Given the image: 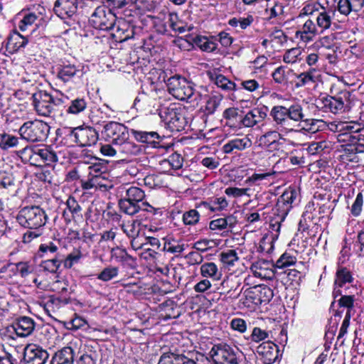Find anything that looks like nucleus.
<instances>
[{
    "instance_id": "1",
    "label": "nucleus",
    "mask_w": 364,
    "mask_h": 364,
    "mask_svg": "<svg viewBox=\"0 0 364 364\" xmlns=\"http://www.w3.org/2000/svg\"><path fill=\"white\" fill-rule=\"evenodd\" d=\"M270 116L276 124L288 130H292L291 127L293 122H303L309 127V130L315 132L319 128L316 124L323 122L322 120L306 118L303 107L299 104L291 105L289 107L282 105L274 106L270 111Z\"/></svg>"
},
{
    "instance_id": "2",
    "label": "nucleus",
    "mask_w": 364,
    "mask_h": 364,
    "mask_svg": "<svg viewBox=\"0 0 364 364\" xmlns=\"http://www.w3.org/2000/svg\"><path fill=\"white\" fill-rule=\"evenodd\" d=\"M16 220L25 228L42 230L47 223L48 215L39 205L26 206L18 211Z\"/></svg>"
},
{
    "instance_id": "3",
    "label": "nucleus",
    "mask_w": 364,
    "mask_h": 364,
    "mask_svg": "<svg viewBox=\"0 0 364 364\" xmlns=\"http://www.w3.org/2000/svg\"><path fill=\"white\" fill-rule=\"evenodd\" d=\"M351 94L347 90L338 92L336 96H326L316 101V107L324 112L336 114L349 110Z\"/></svg>"
},
{
    "instance_id": "4",
    "label": "nucleus",
    "mask_w": 364,
    "mask_h": 364,
    "mask_svg": "<svg viewBox=\"0 0 364 364\" xmlns=\"http://www.w3.org/2000/svg\"><path fill=\"white\" fill-rule=\"evenodd\" d=\"M50 126L41 120L26 122L19 129L22 139L28 141H44L48 136Z\"/></svg>"
},
{
    "instance_id": "5",
    "label": "nucleus",
    "mask_w": 364,
    "mask_h": 364,
    "mask_svg": "<svg viewBox=\"0 0 364 364\" xmlns=\"http://www.w3.org/2000/svg\"><path fill=\"white\" fill-rule=\"evenodd\" d=\"M209 355L215 364H239L241 357L237 349L235 350L226 343L214 345Z\"/></svg>"
},
{
    "instance_id": "6",
    "label": "nucleus",
    "mask_w": 364,
    "mask_h": 364,
    "mask_svg": "<svg viewBox=\"0 0 364 364\" xmlns=\"http://www.w3.org/2000/svg\"><path fill=\"white\" fill-rule=\"evenodd\" d=\"M66 135L82 147L95 145L98 140V133L91 127L69 128Z\"/></svg>"
},
{
    "instance_id": "7",
    "label": "nucleus",
    "mask_w": 364,
    "mask_h": 364,
    "mask_svg": "<svg viewBox=\"0 0 364 364\" xmlns=\"http://www.w3.org/2000/svg\"><path fill=\"white\" fill-rule=\"evenodd\" d=\"M89 21L95 28L107 31L114 27L116 16L112 9L102 5L95 9Z\"/></svg>"
},
{
    "instance_id": "8",
    "label": "nucleus",
    "mask_w": 364,
    "mask_h": 364,
    "mask_svg": "<svg viewBox=\"0 0 364 364\" xmlns=\"http://www.w3.org/2000/svg\"><path fill=\"white\" fill-rule=\"evenodd\" d=\"M159 114L172 132L183 130L187 124L186 119L180 109L174 106L161 108Z\"/></svg>"
},
{
    "instance_id": "9",
    "label": "nucleus",
    "mask_w": 364,
    "mask_h": 364,
    "mask_svg": "<svg viewBox=\"0 0 364 364\" xmlns=\"http://www.w3.org/2000/svg\"><path fill=\"white\" fill-rule=\"evenodd\" d=\"M32 99L36 111L42 116H50L57 107L54 96L44 90L33 93Z\"/></svg>"
},
{
    "instance_id": "10",
    "label": "nucleus",
    "mask_w": 364,
    "mask_h": 364,
    "mask_svg": "<svg viewBox=\"0 0 364 364\" xmlns=\"http://www.w3.org/2000/svg\"><path fill=\"white\" fill-rule=\"evenodd\" d=\"M179 47L186 50H191L194 48V45L198 46L201 50L205 52H213L217 48V44L205 36L191 35L186 36V38H180L178 39Z\"/></svg>"
},
{
    "instance_id": "11",
    "label": "nucleus",
    "mask_w": 364,
    "mask_h": 364,
    "mask_svg": "<svg viewBox=\"0 0 364 364\" xmlns=\"http://www.w3.org/2000/svg\"><path fill=\"white\" fill-rule=\"evenodd\" d=\"M247 301L255 305L268 303L273 297L272 290L266 285H256L245 291Z\"/></svg>"
},
{
    "instance_id": "12",
    "label": "nucleus",
    "mask_w": 364,
    "mask_h": 364,
    "mask_svg": "<svg viewBox=\"0 0 364 364\" xmlns=\"http://www.w3.org/2000/svg\"><path fill=\"white\" fill-rule=\"evenodd\" d=\"M103 129L105 135L112 139L113 145L119 146L121 142L129 139L128 128L121 123L109 122L104 126Z\"/></svg>"
},
{
    "instance_id": "13",
    "label": "nucleus",
    "mask_w": 364,
    "mask_h": 364,
    "mask_svg": "<svg viewBox=\"0 0 364 364\" xmlns=\"http://www.w3.org/2000/svg\"><path fill=\"white\" fill-rule=\"evenodd\" d=\"M48 353L36 345L27 346L24 349L23 361L26 364H46Z\"/></svg>"
},
{
    "instance_id": "14",
    "label": "nucleus",
    "mask_w": 364,
    "mask_h": 364,
    "mask_svg": "<svg viewBox=\"0 0 364 364\" xmlns=\"http://www.w3.org/2000/svg\"><path fill=\"white\" fill-rule=\"evenodd\" d=\"M256 352L263 364H272L278 358L279 350L275 343L266 341L257 347Z\"/></svg>"
},
{
    "instance_id": "15",
    "label": "nucleus",
    "mask_w": 364,
    "mask_h": 364,
    "mask_svg": "<svg viewBox=\"0 0 364 364\" xmlns=\"http://www.w3.org/2000/svg\"><path fill=\"white\" fill-rule=\"evenodd\" d=\"M250 269L257 277L272 279L277 277L278 271L275 269V264L265 259H259L253 262Z\"/></svg>"
},
{
    "instance_id": "16",
    "label": "nucleus",
    "mask_w": 364,
    "mask_h": 364,
    "mask_svg": "<svg viewBox=\"0 0 364 364\" xmlns=\"http://www.w3.org/2000/svg\"><path fill=\"white\" fill-rule=\"evenodd\" d=\"M77 5V0H56L53 11L62 19L70 18L76 14Z\"/></svg>"
},
{
    "instance_id": "17",
    "label": "nucleus",
    "mask_w": 364,
    "mask_h": 364,
    "mask_svg": "<svg viewBox=\"0 0 364 364\" xmlns=\"http://www.w3.org/2000/svg\"><path fill=\"white\" fill-rule=\"evenodd\" d=\"M298 193L295 188L287 189L278 198L276 208L280 211L282 216H286L291 208V205L296 199Z\"/></svg>"
},
{
    "instance_id": "18",
    "label": "nucleus",
    "mask_w": 364,
    "mask_h": 364,
    "mask_svg": "<svg viewBox=\"0 0 364 364\" xmlns=\"http://www.w3.org/2000/svg\"><path fill=\"white\" fill-rule=\"evenodd\" d=\"M143 146L137 144L129 139L121 142L117 146V151L119 152V158L122 160L129 159L132 156H137L144 151Z\"/></svg>"
},
{
    "instance_id": "19",
    "label": "nucleus",
    "mask_w": 364,
    "mask_h": 364,
    "mask_svg": "<svg viewBox=\"0 0 364 364\" xmlns=\"http://www.w3.org/2000/svg\"><path fill=\"white\" fill-rule=\"evenodd\" d=\"M12 327L18 336L26 337L33 331L35 323L32 318L22 316L14 322Z\"/></svg>"
},
{
    "instance_id": "20",
    "label": "nucleus",
    "mask_w": 364,
    "mask_h": 364,
    "mask_svg": "<svg viewBox=\"0 0 364 364\" xmlns=\"http://www.w3.org/2000/svg\"><path fill=\"white\" fill-rule=\"evenodd\" d=\"M118 205L122 212L129 215H134L140 210H146L145 206H149L146 203H139L129 199L127 195L123 198L119 200Z\"/></svg>"
},
{
    "instance_id": "21",
    "label": "nucleus",
    "mask_w": 364,
    "mask_h": 364,
    "mask_svg": "<svg viewBox=\"0 0 364 364\" xmlns=\"http://www.w3.org/2000/svg\"><path fill=\"white\" fill-rule=\"evenodd\" d=\"M131 132L135 139L141 143L149 144L154 148L159 146V134L156 132H142L135 129H131Z\"/></svg>"
},
{
    "instance_id": "22",
    "label": "nucleus",
    "mask_w": 364,
    "mask_h": 364,
    "mask_svg": "<svg viewBox=\"0 0 364 364\" xmlns=\"http://www.w3.org/2000/svg\"><path fill=\"white\" fill-rule=\"evenodd\" d=\"M74 358V349L70 346H66L55 353L50 364H73Z\"/></svg>"
},
{
    "instance_id": "23",
    "label": "nucleus",
    "mask_w": 364,
    "mask_h": 364,
    "mask_svg": "<svg viewBox=\"0 0 364 364\" xmlns=\"http://www.w3.org/2000/svg\"><path fill=\"white\" fill-rule=\"evenodd\" d=\"M251 146L252 141L248 137L235 138L225 144L223 146V151L225 154H231L235 151H242L250 148Z\"/></svg>"
},
{
    "instance_id": "24",
    "label": "nucleus",
    "mask_w": 364,
    "mask_h": 364,
    "mask_svg": "<svg viewBox=\"0 0 364 364\" xmlns=\"http://www.w3.org/2000/svg\"><path fill=\"white\" fill-rule=\"evenodd\" d=\"M82 70L75 65L68 64L58 68L57 77L64 82H70L75 76L80 77Z\"/></svg>"
},
{
    "instance_id": "25",
    "label": "nucleus",
    "mask_w": 364,
    "mask_h": 364,
    "mask_svg": "<svg viewBox=\"0 0 364 364\" xmlns=\"http://www.w3.org/2000/svg\"><path fill=\"white\" fill-rule=\"evenodd\" d=\"M237 223L236 217L232 215H230L225 218H220L212 220L210 223V229L215 230H225L228 229L232 231V229L235 226Z\"/></svg>"
},
{
    "instance_id": "26",
    "label": "nucleus",
    "mask_w": 364,
    "mask_h": 364,
    "mask_svg": "<svg viewBox=\"0 0 364 364\" xmlns=\"http://www.w3.org/2000/svg\"><path fill=\"white\" fill-rule=\"evenodd\" d=\"M207 75L211 82L215 83L218 87L224 90H235L236 85L235 82L228 80L225 76L218 74L216 72L208 71Z\"/></svg>"
},
{
    "instance_id": "27",
    "label": "nucleus",
    "mask_w": 364,
    "mask_h": 364,
    "mask_svg": "<svg viewBox=\"0 0 364 364\" xmlns=\"http://www.w3.org/2000/svg\"><path fill=\"white\" fill-rule=\"evenodd\" d=\"M196 90L193 89L192 85L186 81H182V87L178 92L176 95L175 97L182 101H187L189 102H198V98L195 97Z\"/></svg>"
},
{
    "instance_id": "28",
    "label": "nucleus",
    "mask_w": 364,
    "mask_h": 364,
    "mask_svg": "<svg viewBox=\"0 0 364 364\" xmlns=\"http://www.w3.org/2000/svg\"><path fill=\"white\" fill-rule=\"evenodd\" d=\"M41 162L46 165H50L58 161V156L50 146H44L43 148L35 147Z\"/></svg>"
},
{
    "instance_id": "29",
    "label": "nucleus",
    "mask_w": 364,
    "mask_h": 364,
    "mask_svg": "<svg viewBox=\"0 0 364 364\" xmlns=\"http://www.w3.org/2000/svg\"><path fill=\"white\" fill-rule=\"evenodd\" d=\"M87 101L84 97H75L71 99L70 103L66 105L68 114L77 115L87 109Z\"/></svg>"
},
{
    "instance_id": "30",
    "label": "nucleus",
    "mask_w": 364,
    "mask_h": 364,
    "mask_svg": "<svg viewBox=\"0 0 364 364\" xmlns=\"http://www.w3.org/2000/svg\"><path fill=\"white\" fill-rule=\"evenodd\" d=\"M341 129L346 131V132L339 134V140L350 142L351 139H353V136H354L355 134H359L361 131L364 130V128L361 127L360 124H346L343 126Z\"/></svg>"
},
{
    "instance_id": "31",
    "label": "nucleus",
    "mask_w": 364,
    "mask_h": 364,
    "mask_svg": "<svg viewBox=\"0 0 364 364\" xmlns=\"http://www.w3.org/2000/svg\"><path fill=\"white\" fill-rule=\"evenodd\" d=\"M168 23L173 31L178 32L179 33H183L186 31H190L193 29V26L187 27L186 23L179 19L176 13H170L168 14Z\"/></svg>"
},
{
    "instance_id": "32",
    "label": "nucleus",
    "mask_w": 364,
    "mask_h": 364,
    "mask_svg": "<svg viewBox=\"0 0 364 364\" xmlns=\"http://www.w3.org/2000/svg\"><path fill=\"white\" fill-rule=\"evenodd\" d=\"M187 359L183 355L166 352L161 355L158 364H184Z\"/></svg>"
},
{
    "instance_id": "33",
    "label": "nucleus",
    "mask_w": 364,
    "mask_h": 364,
    "mask_svg": "<svg viewBox=\"0 0 364 364\" xmlns=\"http://www.w3.org/2000/svg\"><path fill=\"white\" fill-rule=\"evenodd\" d=\"M317 33L316 25L311 20L305 22L301 31H296V36H301V38L305 41H309Z\"/></svg>"
},
{
    "instance_id": "34",
    "label": "nucleus",
    "mask_w": 364,
    "mask_h": 364,
    "mask_svg": "<svg viewBox=\"0 0 364 364\" xmlns=\"http://www.w3.org/2000/svg\"><path fill=\"white\" fill-rule=\"evenodd\" d=\"M242 112H240L238 108L230 107L223 112V116L228 120L227 124L230 127H238Z\"/></svg>"
},
{
    "instance_id": "35",
    "label": "nucleus",
    "mask_w": 364,
    "mask_h": 364,
    "mask_svg": "<svg viewBox=\"0 0 364 364\" xmlns=\"http://www.w3.org/2000/svg\"><path fill=\"white\" fill-rule=\"evenodd\" d=\"M223 98V96L220 94H212L208 96L205 104V112L208 114H213L215 113L220 105Z\"/></svg>"
},
{
    "instance_id": "36",
    "label": "nucleus",
    "mask_w": 364,
    "mask_h": 364,
    "mask_svg": "<svg viewBox=\"0 0 364 364\" xmlns=\"http://www.w3.org/2000/svg\"><path fill=\"white\" fill-rule=\"evenodd\" d=\"M62 259L59 258L58 255H55L53 258L47 259L41 262V267L43 270L50 273H56L60 267Z\"/></svg>"
},
{
    "instance_id": "37",
    "label": "nucleus",
    "mask_w": 364,
    "mask_h": 364,
    "mask_svg": "<svg viewBox=\"0 0 364 364\" xmlns=\"http://www.w3.org/2000/svg\"><path fill=\"white\" fill-rule=\"evenodd\" d=\"M277 277H280L283 282L286 279L287 282H290L292 283L295 282L298 283L301 279V273L295 269H287L284 271L278 272Z\"/></svg>"
},
{
    "instance_id": "38",
    "label": "nucleus",
    "mask_w": 364,
    "mask_h": 364,
    "mask_svg": "<svg viewBox=\"0 0 364 364\" xmlns=\"http://www.w3.org/2000/svg\"><path fill=\"white\" fill-rule=\"evenodd\" d=\"M40 14L28 13L24 15L23 18L18 23V28L21 31H26L28 27L36 23L38 20H41Z\"/></svg>"
},
{
    "instance_id": "39",
    "label": "nucleus",
    "mask_w": 364,
    "mask_h": 364,
    "mask_svg": "<svg viewBox=\"0 0 364 364\" xmlns=\"http://www.w3.org/2000/svg\"><path fill=\"white\" fill-rule=\"evenodd\" d=\"M140 223L137 220L128 222L122 225V230L129 238L136 237L140 234Z\"/></svg>"
},
{
    "instance_id": "40",
    "label": "nucleus",
    "mask_w": 364,
    "mask_h": 364,
    "mask_svg": "<svg viewBox=\"0 0 364 364\" xmlns=\"http://www.w3.org/2000/svg\"><path fill=\"white\" fill-rule=\"evenodd\" d=\"M182 81H186V80L181 77L179 75H174L168 78L166 81L168 90L173 97H175L179 90H181Z\"/></svg>"
},
{
    "instance_id": "41",
    "label": "nucleus",
    "mask_w": 364,
    "mask_h": 364,
    "mask_svg": "<svg viewBox=\"0 0 364 364\" xmlns=\"http://www.w3.org/2000/svg\"><path fill=\"white\" fill-rule=\"evenodd\" d=\"M66 206L75 218V221L82 219V208L74 197H69L66 201Z\"/></svg>"
},
{
    "instance_id": "42",
    "label": "nucleus",
    "mask_w": 364,
    "mask_h": 364,
    "mask_svg": "<svg viewBox=\"0 0 364 364\" xmlns=\"http://www.w3.org/2000/svg\"><path fill=\"white\" fill-rule=\"evenodd\" d=\"M296 261V259L295 257L285 252L277 260L275 269L279 272V270H282L286 267L294 265Z\"/></svg>"
},
{
    "instance_id": "43",
    "label": "nucleus",
    "mask_w": 364,
    "mask_h": 364,
    "mask_svg": "<svg viewBox=\"0 0 364 364\" xmlns=\"http://www.w3.org/2000/svg\"><path fill=\"white\" fill-rule=\"evenodd\" d=\"M291 73H293L292 70L288 69L286 71L285 67L279 66L272 73V76L277 83L282 84L287 81V77Z\"/></svg>"
},
{
    "instance_id": "44",
    "label": "nucleus",
    "mask_w": 364,
    "mask_h": 364,
    "mask_svg": "<svg viewBox=\"0 0 364 364\" xmlns=\"http://www.w3.org/2000/svg\"><path fill=\"white\" fill-rule=\"evenodd\" d=\"M316 70L311 69L307 72H304L297 75V78L299 82H297V86H304L309 82H314L317 79V76L316 75Z\"/></svg>"
},
{
    "instance_id": "45",
    "label": "nucleus",
    "mask_w": 364,
    "mask_h": 364,
    "mask_svg": "<svg viewBox=\"0 0 364 364\" xmlns=\"http://www.w3.org/2000/svg\"><path fill=\"white\" fill-rule=\"evenodd\" d=\"M352 276L350 272L346 268L338 270L336 273V279L335 280V285L338 287H342L346 282H351Z\"/></svg>"
},
{
    "instance_id": "46",
    "label": "nucleus",
    "mask_w": 364,
    "mask_h": 364,
    "mask_svg": "<svg viewBox=\"0 0 364 364\" xmlns=\"http://www.w3.org/2000/svg\"><path fill=\"white\" fill-rule=\"evenodd\" d=\"M119 269L116 267L109 266L105 268L97 276V279L103 282H108L118 275Z\"/></svg>"
},
{
    "instance_id": "47",
    "label": "nucleus",
    "mask_w": 364,
    "mask_h": 364,
    "mask_svg": "<svg viewBox=\"0 0 364 364\" xmlns=\"http://www.w3.org/2000/svg\"><path fill=\"white\" fill-rule=\"evenodd\" d=\"M126 195L129 198L135 202L143 203L142 200L145 197L144 192L139 188L132 186L127 189Z\"/></svg>"
},
{
    "instance_id": "48",
    "label": "nucleus",
    "mask_w": 364,
    "mask_h": 364,
    "mask_svg": "<svg viewBox=\"0 0 364 364\" xmlns=\"http://www.w3.org/2000/svg\"><path fill=\"white\" fill-rule=\"evenodd\" d=\"M111 254L112 257L116 259L118 262L127 263L133 260V257L124 249L119 247L113 248L111 251Z\"/></svg>"
},
{
    "instance_id": "49",
    "label": "nucleus",
    "mask_w": 364,
    "mask_h": 364,
    "mask_svg": "<svg viewBox=\"0 0 364 364\" xmlns=\"http://www.w3.org/2000/svg\"><path fill=\"white\" fill-rule=\"evenodd\" d=\"M239 257L237 254L234 250H229L227 252H223L220 254L221 262L228 266H233L235 262L237 261Z\"/></svg>"
},
{
    "instance_id": "50",
    "label": "nucleus",
    "mask_w": 364,
    "mask_h": 364,
    "mask_svg": "<svg viewBox=\"0 0 364 364\" xmlns=\"http://www.w3.org/2000/svg\"><path fill=\"white\" fill-rule=\"evenodd\" d=\"M199 211L195 209L190 210L183 213V220L186 225H193L199 221Z\"/></svg>"
},
{
    "instance_id": "51",
    "label": "nucleus",
    "mask_w": 364,
    "mask_h": 364,
    "mask_svg": "<svg viewBox=\"0 0 364 364\" xmlns=\"http://www.w3.org/2000/svg\"><path fill=\"white\" fill-rule=\"evenodd\" d=\"M18 143V139L16 136L7 134H0V146L6 149L15 146Z\"/></svg>"
},
{
    "instance_id": "52",
    "label": "nucleus",
    "mask_w": 364,
    "mask_h": 364,
    "mask_svg": "<svg viewBox=\"0 0 364 364\" xmlns=\"http://www.w3.org/2000/svg\"><path fill=\"white\" fill-rule=\"evenodd\" d=\"M163 250L173 254L181 253L185 250V245L172 240L164 243Z\"/></svg>"
},
{
    "instance_id": "53",
    "label": "nucleus",
    "mask_w": 364,
    "mask_h": 364,
    "mask_svg": "<svg viewBox=\"0 0 364 364\" xmlns=\"http://www.w3.org/2000/svg\"><path fill=\"white\" fill-rule=\"evenodd\" d=\"M81 257V252L79 250H75L66 257L64 261V267L67 269H70L74 264L78 262Z\"/></svg>"
},
{
    "instance_id": "54",
    "label": "nucleus",
    "mask_w": 364,
    "mask_h": 364,
    "mask_svg": "<svg viewBox=\"0 0 364 364\" xmlns=\"http://www.w3.org/2000/svg\"><path fill=\"white\" fill-rule=\"evenodd\" d=\"M218 272V267L213 262H208L201 265L200 272L203 277H215Z\"/></svg>"
},
{
    "instance_id": "55",
    "label": "nucleus",
    "mask_w": 364,
    "mask_h": 364,
    "mask_svg": "<svg viewBox=\"0 0 364 364\" xmlns=\"http://www.w3.org/2000/svg\"><path fill=\"white\" fill-rule=\"evenodd\" d=\"M269 337L267 331L261 329L259 327H255L252 331L250 338L252 341L259 343Z\"/></svg>"
},
{
    "instance_id": "56",
    "label": "nucleus",
    "mask_w": 364,
    "mask_h": 364,
    "mask_svg": "<svg viewBox=\"0 0 364 364\" xmlns=\"http://www.w3.org/2000/svg\"><path fill=\"white\" fill-rule=\"evenodd\" d=\"M350 143L355 145L354 150L356 152H364V129L359 134H355Z\"/></svg>"
},
{
    "instance_id": "57",
    "label": "nucleus",
    "mask_w": 364,
    "mask_h": 364,
    "mask_svg": "<svg viewBox=\"0 0 364 364\" xmlns=\"http://www.w3.org/2000/svg\"><path fill=\"white\" fill-rule=\"evenodd\" d=\"M316 21L318 26L321 28L322 30H325L331 26V18L326 11H323L319 14Z\"/></svg>"
},
{
    "instance_id": "58",
    "label": "nucleus",
    "mask_w": 364,
    "mask_h": 364,
    "mask_svg": "<svg viewBox=\"0 0 364 364\" xmlns=\"http://www.w3.org/2000/svg\"><path fill=\"white\" fill-rule=\"evenodd\" d=\"M9 43L14 44V47L19 49L23 48L28 43V39L21 36L19 33H15L9 39Z\"/></svg>"
},
{
    "instance_id": "59",
    "label": "nucleus",
    "mask_w": 364,
    "mask_h": 364,
    "mask_svg": "<svg viewBox=\"0 0 364 364\" xmlns=\"http://www.w3.org/2000/svg\"><path fill=\"white\" fill-rule=\"evenodd\" d=\"M168 161L172 168L178 170L183 166V159L181 154L173 153L169 156Z\"/></svg>"
},
{
    "instance_id": "60",
    "label": "nucleus",
    "mask_w": 364,
    "mask_h": 364,
    "mask_svg": "<svg viewBox=\"0 0 364 364\" xmlns=\"http://www.w3.org/2000/svg\"><path fill=\"white\" fill-rule=\"evenodd\" d=\"M363 203V196L361 193H359L356 198L354 201V203L352 205L351 207V213L354 216H358L362 210V206Z\"/></svg>"
},
{
    "instance_id": "61",
    "label": "nucleus",
    "mask_w": 364,
    "mask_h": 364,
    "mask_svg": "<svg viewBox=\"0 0 364 364\" xmlns=\"http://www.w3.org/2000/svg\"><path fill=\"white\" fill-rule=\"evenodd\" d=\"M105 144L100 147V152L105 156H117L119 158L117 145Z\"/></svg>"
},
{
    "instance_id": "62",
    "label": "nucleus",
    "mask_w": 364,
    "mask_h": 364,
    "mask_svg": "<svg viewBox=\"0 0 364 364\" xmlns=\"http://www.w3.org/2000/svg\"><path fill=\"white\" fill-rule=\"evenodd\" d=\"M337 9L340 14L345 16H348L350 12H353L352 5H350L349 0H339Z\"/></svg>"
},
{
    "instance_id": "63",
    "label": "nucleus",
    "mask_w": 364,
    "mask_h": 364,
    "mask_svg": "<svg viewBox=\"0 0 364 364\" xmlns=\"http://www.w3.org/2000/svg\"><path fill=\"white\" fill-rule=\"evenodd\" d=\"M42 235V230L40 229H28L23 235V242L28 243L32 240L40 237Z\"/></svg>"
},
{
    "instance_id": "64",
    "label": "nucleus",
    "mask_w": 364,
    "mask_h": 364,
    "mask_svg": "<svg viewBox=\"0 0 364 364\" xmlns=\"http://www.w3.org/2000/svg\"><path fill=\"white\" fill-rule=\"evenodd\" d=\"M255 125V123L251 110L249 111L245 116L241 114L238 127H241L242 126L245 127H252Z\"/></svg>"
}]
</instances>
